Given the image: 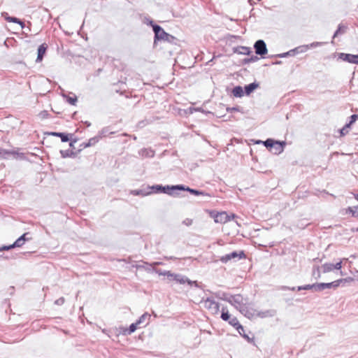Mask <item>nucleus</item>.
Segmentation results:
<instances>
[{"label":"nucleus","mask_w":358,"mask_h":358,"mask_svg":"<svg viewBox=\"0 0 358 358\" xmlns=\"http://www.w3.org/2000/svg\"><path fill=\"white\" fill-rule=\"evenodd\" d=\"M239 311L249 319L253 318L255 317L264 318L268 316H271L269 310L258 311L255 308L254 304L252 303L245 302L244 305L240 307Z\"/></svg>","instance_id":"obj_1"},{"label":"nucleus","mask_w":358,"mask_h":358,"mask_svg":"<svg viewBox=\"0 0 358 358\" xmlns=\"http://www.w3.org/2000/svg\"><path fill=\"white\" fill-rule=\"evenodd\" d=\"M210 217L214 220L215 223L225 224L231 219H234L236 215L234 213L228 214L226 211H218L215 210H206Z\"/></svg>","instance_id":"obj_2"},{"label":"nucleus","mask_w":358,"mask_h":358,"mask_svg":"<svg viewBox=\"0 0 358 358\" xmlns=\"http://www.w3.org/2000/svg\"><path fill=\"white\" fill-rule=\"evenodd\" d=\"M150 191L147 192L145 194H150L152 193H159V192H164L169 194H172L173 193V191L176 189H184V188L182 186H173L171 187H169V186L162 187L161 185H154L149 187Z\"/></svg>","instance_id":"obj_3"},{"label":"nucleus","mask_w":358,"mask_h":358,"mask_svg":"<svg viewBox=\"0 0 358 358\" xmlns=\"http://www.w3.org/2000/svg\"><path fill=\"white\" fill-rule=\"evenodd\" d=\"M245 257V254L243 250L233 251L229 254L220 257V261L222 263L226 264L229 261L236 262L237 260Z\"/></svg>","instance_id":"obj_4"},{"label":"nucleus","mask_w":358,"mask_h":358,"mask_svg":"<svg viewBox=\"0 0 358 358\" xmlns=\"http://www.w3.org/2000/svg\"><path fill=\"white\" fill-rule=\"evenodd\" d=\"M201 302L204 303V307L210 310L213 314L218 313L220 310V304L216 302L213 299L208 297L206 299H202Z\"/></svg>","instance_id":"obj_5"},{"label":"nucleus","mask_w":358,"mask_h":358,"mask_svg":"<svg viewBox=\"0 0 358 358\" xmlns=\"http://www.w3.org/2000/svg\"><path fill=\"white\" fill-rule=\"evenodd\" d=\"M155 40H167L169 39V34L166 33L164 30L159 25L153 26Z\"/></svg>","instance_id":"obj_6"},{"label":"nucleus","mask_w":358,"mask_h":358,"mask_svg":"<svg viewBox=\"0 0 358 358\" xmlns=\"http://www.w3.org/2000/svg\"><path fill=\"white\" fill-rule=\"evenodd\" d=\"M229 303L240 310V307L244 305L245 302H243V297L242 295L235 294L231 296Z\"/></svg>","instance_id":"obj_7"},{"label":"nucleus","mask_w":358,"mask_h":358,"mask_svg":"<svg viewBox=\"0 0 358 358\" xmlns=\"http://www.w3.org/2000/svg\"><path fill=\"white\" fill-rule=\"evenodd\" d=\"M264 144L267 148L270 149H271L273 147H275L276 152H281L283 150V145L281 143L278 141H275L273 139H267L264 142Z\"/></svg>","instance_id":"obj_8"},{"label":"nucleus","mask_w":358,"mask_h":358,"mask_svg":"<svg viewBox=\"0 0 358 358\" xmlns=\"http://www.w3.org/2000/svg\"><path fill=\"white\" fill-rule=\"evenodd\" d=\"M255 52L259 55H264L267 53L268 50L266 48V43L262 40H259L255 43Z\"/></svg>","instance_id":"obj_9"},{"label":"nucleus","mask_w":358,"mask_h":358,"mask_svg":"<svg viewBox=\"0 0 358 358\" xmlns=\"http://www.w3.org/2000/svg\"><path fill=\"white\" fill-rule=\"evenodd\" d=\"M319 292H321L325 289H336L339 287V282L334 280L331 282H318Z\"/></svg>","instance_id":"obj_10"},{"label":"nucleus","mask_w":358,"mask_h":358,"mask_svg":"<svg viewBox=\"0 0 358 358\" xmlns=\"http://www.w3.org/2000/svg\"><path fill=\"white\" fill-rule=\"evenodd\" d=\"M340 58L350 63L358 64V55H355L351 54L341 53L340 55Z\"/></svg>","instance_id":"obj_11"},{"label":"nucleus","mask_w":358,"mask_h":358,"mask_svg":"<svg viewBox=\"0 0 358 358\" xmlns=\"http://www.w3.org/2000/svg\"><path fill=\"white\" fill-rule=\"evenodd\" d=\"M151 315L148 313H143L137 320L136 322L139 324V327H146L150 320Z\"/></svg>","instance_id":"obj_12"},{"label":"nucleus","mask_w":358,"mask_h":358,"mask_svg":"<svg viewBox=\"0 0 358 358\" xmlns=\"http://www.w3.org/2000/svg\"><path fill=\"white\" fill-rule=\"evenodd\" d=\"M227 322H229V324L230 325H231L232 327H234V328H236V329L238 331H240V329L243 331H244V327L239 323L238 319L235 317H230V320H227Z\"/></svg>","instance_id":"obj_13"},{"label":"nucleus","mask_w":358,"mask_h":358,"mask_svg":"<svg viewBox=\"0 0 358 358\" xmlns=\"http://www.w3.org/2000/svg\"><path fill=\"white\" fill-rule=\"evenodd\" d=\"M317 286H318V282L314 283L312 285L308 284V285L298 286V287H296V291L313 289L315 292H319V288Z\"/></svg>","instance_id":"obj_14"},{"label":"nucleus","mask_w":358,"mask_h":358,"mask_svg":"<svg viewBox=\"0 0 358 358\" xmlns=\"http://www.w3.org/2000/svg\"><path fill=\"white\" fill-rule=\"evenodd\" d=\"M2 16L5 18V20L7 22L19 24L22 28L24 27V24L23 22L20 21L18 18L10 17L7 13H3Z\"/></svg>","instance_id":"obj_15"},{"label":"nucleus","mask_w":358,"mask_h":358,"mask_svg":"<svg viewBox=\"0 0 358 358\" xmlns=\"http://www.w3.org/2000/svg\"><path fill=\"white\" fill-rule=\"evenodd\" d=\"M47 45L45 43H43L41 45L38 49V56L36 59V62H40L43 60V56L45 54L47 50Z\"/></svg>","instance_id":"obj_16"},{"label":"nucleus","mask_w":358,"mask_h":358,"mask_svg":"<svg viewBox=\"0 0 358 358\" xmlns=\"http://www.w3.org/2000/svg\"><path fill=\"white\" fill-rule=\"evenodd\" d=\"M213 294L217 299H220L221 300L227 301L229 303L230 302V299H231V294H230L229 293H226V292H222V291H218V292H217L215 293H213Z\"/></svg>","instance_id":"obj_17"},{"label":"nucleus","mask_w":358,"mask_h":358,"mask_svg":"<svg viewBox=\"0 0 358 358\" xmlns=\"http://www.w3.org/2000/svg\"><path fill=\"white\" fill-rule=\"evenodd\" d=\"M170 277H171L173 280H176L177 282H178L181 285L185 283V280L186 278L185 275L172 273V275H171Z\"/></svg>","instance_id":"obj_18"},{"label":"nucleus","mask_w":358,"mask_h":358,"mask_svg":"<svg viewBox=\"0 0 358 358\" xmlns=\"http://www.w3.org/2000/svg\"><path fill=\"white\" fill-rule=\"evenodd\" d=\"M49 134L53 136L60 137L62 142H67L69 141V134L65 133L50 132Z\"/></svg>","instance_id":"obj_19"},{"label":"nucleus","mask_w":358,"mask_h":358,"mask_svg":"<svg viewBox=\"0 0 358 358\" xmlns=\"http://www.w3.org/2000/svg\"><path fill=\"white\" fill-rule=\"evenodd\" d=\"M98 141H99L98 138H96V137L92 138L89 139L87 142L83 143L80 146L83 148H86L90 147V146L95 145L98 143Z\"/></svg>","instance_id":"obj_20"},{"label":"nucleus","mask_w":358,"mask_h":358,"mask_svg":"<svg viewBox=\"0 0 358 358\" xmlns=\"http://www.w3.org/2000/svg\"><path fill=\"white\" fill-rule=\"evenodd\" d=\"M152 265L147 263L143 262V264H136L134 265L133 267L136 268L137 269H145V271L150 272L152 271V268H151Z\"/></svg>","instance_id":"obj_21"},{"label":"nucleus","mask_w":358,"mask_h":358,"mask_svg":"<svg viewBox=\"0 0 358 358\" xmlns=\"http://www.w3.org/2000/svg\"><path fill=\"white\" fill-rule=\"evenodd\" d=\"M232 94L236 97H241L244 94L243 90L241 86H236L232 90Z\"/></svg>","instance_id":"obj_22"},{"label":"nucleus","mask_w":358,"mask_h":358,"mask_svg":"<svg viewBox=\"0 0 358 358\" xmlns=\"http://www.w3.org/2000/svg\"><path fill=\"white\" fill-rule=\"evenodd\" d=\"M345 213H350L354 217H358V205L353 207H349L345 209Z\"/></svg>","instance_id":"obj_23"},{"label":"nucleus","mask_w":358,"mask_h":358,"mask_svg":"<svg viewBox=\"0 0 358 358\" xmlns=\"http://www.w3.org/2000/svg\"><path fill=\"white\" fill-rule=\"evenodd\" d=\"M220 317L225 322L230 320L231 315L227 307H222Z\"/></svg>","instance_id":"obj_24"},{"label":"nucleus","mask_w":358,"mask_h":358,"mask_svg":"<svg viewBox=\"0 0 358 358\" xmlns=\"http://www.w3.org/2000/svg\"><path fill=\"white\" fill-rule=\"evenodd\" d=\"M257 87H258V85L256 83H251L248 85H246L245 87V94L247 95L250 94L255 89L257 88Z\"/></svg>","instance_id":"obj_25"},{"label":"nucleus","mask_w":358,"mask_h":358,"mask_svg":"<svg viewBox=\"0 0 358 358\" xmlns=\"http://www.w3.org/2000/svg\"><path fill=\"white\" fill-rule=\"evenodd\" d=\"M322 271L324 273L331 272L334 269V264H331V263H325L322 265Z\"/></svg>","instance_id":"obj_26"},{"label":"nucleus","mask_w":358,"mask_h":358,"mask_svg":"<svg viewBox=\"0 0 358 358\" xmlns=\"http://www.w3.org/2000/svg\"><path fill=\"white\" fill-rule=\"evenodd\" d=\"M237 52L241 55H248L250 53V48L245 47V46H240L237 48Z\"/></svg>","instance_id":"obj_27"},{"label":"nucleus","mask_w":358,"mask_h":358,"mask_svg":"<svg viewBox=\"0 0 358 358\" xmlns=\"http://www.w3.org/2000/svg\"><path fill=\"white\" fill-rule=\"evenodd\" d=\"M312 275L316 280L319 279L321 277V273H320V266H313Z\"/></svg>","instance_id":"obj_28"},{"label":"nucleus","mask_w":358,"mask_h":358,"mask_svg":"<svg viewBox=\"0 0 358 358\" xmlns=\"http://www.w3.org/2000/svg\"><path fill=\"white\" fill-rule=\"evenodd\" d=\"M138 327H139V324L136 322L131 323L129 325V327L127 328V329L125 331V332H127V334H131L137 329Z\"/></svg>","instance_id":"obj_29"},{"label":"nucleus","mask_w":358,"mask_h":358,"mask_svg":"<svg viewBox=\"0 0 358 358\" xmlns=\"http://www.w3.org/2000/svg\"><path fill=\"white\" fill-rule=\"evenodd\" d=\"M350 128L351 127L350 126V124H346L342 129L339 130L340 136L342 137L348 134L350 131Z\"/></svg>","instance_id":"obj_30"},{"label":"nucleus","mask_w":358,"mask_h":358,"mask_svg":"<svg viewBox=\"0 0 358 358\" xmlns=\"http://www.w3.org/2000/svg\"><path fill=\"white\" fill-rule=\"evenodd\" d=\"M152 271L158 273L159 275H166L167 277L172 275V273L169 271H162L155 268H152Z\"/></svg>","instance_id":"obj_31"},{"label":"nucleus","mask_w":358,"mask_h":358,"mask_svg":"<svg viewBox=\"0 0 358 358\" xmlns=\"http://www.w3.org/2000/svg\"><path fill=\"white\" fill-rule=\"evenodd\" d=\"M25 241L22 239V238L19 237L13 243V247L15 248H20L22 247Z\"/></svg>","instance_id":"obj_32"},{"label":"nucleus","mask_w":358,"mask_h":358,"mask_svg":"<svg viewBox=\"0 0 358 358\" xmlns=\"http://www.w3.org/2000/svg\"><path fill=\"white\" fill-rule=\"evenodd\" d=\"M239 334L244 338L245 340H247L249 343H253L254 342V338H250L247 334H245V331H243L240 329V331H238Z\"/></svg>","instance_id":"obj_33"},{"label":"nucleus","mask_w":358,"mask_h":358,"mask_svg":"<svg viewBox=\"0 0 358 358\" xmlns=\"http://www.w3.org/2000/svg\"><path fill=\"white\" fill-rule=\"evenodd\" d=\"M185 280V283H187L190 286H194V287H196L197 288L200 287V285H199L198 282L196 281V280L195 281L191 280L187 277H186Z\"/></svg>","instance_id":"obj_34"},{"label":"nucleus","mask_w":358,"mask_h":358,"mask_svg":"<svg viewBox=\"0 0 358 358\" xmlns=\"http://www.w3.org/2000/svg\"><path fill=\"white\" fill-rule=\"evenodd\" d=\"M0 155L2 158H5L6 155H14L15 152L13 151L7 150H1L0 149Z\"/></svg>","instance_id":"obj_35"},{"label":"nucleus","mask_w":358,"mask_h":358,"mask_svg":"<svg viewBox=\"0 0 358 358\" xmlns=\"http://www.w3.org/2000/svg\"><path fill=\"white\" fill-rule=\"evenodd\" d=\"M338 282H339V286L342 284V283H346V282H352L355 280V279L352 277H348V278H341V279H338L337 280Z\"/></svg>","instance_id":"obj_36"},{"label":"nucleus","mask_w":358,"mask_h":358,"mask_svg":"<svg viewBox=\"0 0 358 358\" xmlns=\"http://www.w3.org/2000/svg\"><path fill=\"white\" fill-rule=\"evenodd\" d=\"M346 27L344 26H339L337 31L334 35V37H336L339 34H343L345 31Z\"/></svg>","instance_id":"obj_37"},{"label":"nucleus","mask_w":358,"mask_h":358,"mask_svg":"<svg viewBox=\"0 0 358 358\" xmlns=\"http://www.w3.org/2000/svg\"><path fill=\"white\" fill-rule=\"evenodd\" d=\"M278 289L279 290H291V291H295L296 290V287H288V286H280Z\"/></svg>","instance_id":"obj_38"},{"label":"nucleus","mask_w":358,"mask_h":358,"mask_svg":"<svg viewBox=\"0 0 358 358\" xmlns=\"http://www.w3.org/2000/svg\"><path fill=\"white\" fill-rule=\"evenodd\" d=\"M13 248H14L13 244L8 245H3L2 247H0V251L9 250H11Z\"/></svg>","instance_id":"obj_39"},{"label":"nucleus","mask_w":358,"mask_h":358,"mask_svg":"<svg viewBox=\"0 0 358 358\" xmlns=\"http://www.w3.org/2000/svg\"><path fill=\"white\" fill-rule=\"evenodd\" d=\"M358 119V115H352L350 117V121L348 124L351 127V125Z\"/></svg>","instance_id":"obj_40"},{"label":"nucleus","mask_w":358,"mask_h":358,"mask_svg":"<svg viewBox=\"0 0 358 358\" xmlns=\"http://www.w3.org/2000/svg\"><path fill=\"white\" fill-rule=\"evenodd\" d=\"M64 301H65L64 298L60 297L55 301V304H56L57 306H62V304H64Z\"/></svg>","instance_id":"obj_41"},{"label":"nucleus","mask_w":358,"mask_h":358,"mask_svg":"<svg viewBox=\"0 0 358 358\" xmlns=\"http://www.w3.org/2000/svg\"><path fill=\"white\" fill-rule=\"evenodd\" d=\"M29 233L26 232L21 235L20 237L22 238V239L25 241H29L31 238L29 236Z\"/></svg>","instance_id":"obj_42"},{"label":"nucleus","mask_w":358,"mask_h":358,"mask_svg":"<svg viewBox=\"0 0 358 358\" xmlns=\"http://www.w3.org/2000/svg\"><path fill=\"white\" fill-rule=\"evenodd\" d=\"M192 222L193 220L192 219L186 218L185 220H183L182 224L186 226H190L192 225Z\"/></svg>","instance_id":"obj_43"},{"label":"nucleus","mask_w":358,"mask_h":358,"mask_svg":"<svg viewBox=\"0 0 358 358\" xmlns=\"http://www.w3.org/2000/svg\"><path fill=\"white\" fill-rule=\"evenodd\" d=\"M342 268V261L337 262L336 264H334V268L336 270H341Z\"/></svg>","instance_id":"obj_44"},{"label":"nucleus","mask_w":358,"mask_h":358,"mask_svg":"<svg viewBox=\"0 0 358 358\" xmlns=\"http://www.w3.org/2000/svg\"><path fill=\"white\" fill-rule=\"evenodd\" d=\"M69 103H70L71 104H72V105H75V104H76V101H77V99H76V98H71V97H70V98L69 99Z\"/></svg>","instance_id":"obj_45"},{"label":"nucleus","mask_w":358,"mask_h":358,"mask_svg":"<svg viewBox=\"0 0 358 358\" xmlns=\"http://www.w3.org/2000/svg\"><path fill=\"white\" fill-rule=\"evenodd\" d=\"M121 331H120V333L124 336L126 335H130L129 334H127V332H125V331L127 329V328H124V327H121L120 328Z\"/></svg>","instance_id":"obj_46"},{"label":"nucleus","mask_w":358,"mask_h":358,"mask_svg":"<svg viewBox=\"0 0 358 358\" xmlns=\"http://www.w3.org/2000/svg\"><path fill=\"white\" fill-rule=\"evenodd\" d=\"M187 190L190 192L192 194H196V195H198V194H200V192H199L198 191H196V190H194V189H189V188H187Z\"/></svg>","instance_id":"obj_47"},{"label":"nucleus","mask_w":358,"mask_h":358,"mask_svg":"<svg viewBox=\"0 0 358 358\" xmlns=\"http://www.w3.org/2000/svg\"><path fill=\"white\" fill-rule=\"evenodd\" d=\"M177 258L173 256L167 257V259H176Z\"/></svg>","instance_id":"obj_48"},{"label":"nucleus","mask_w":358,"mask_h":358,"mask_svg":"<svg viewBox=\"0 0 358 358\" xmlns=\"http://www.w3.org/2000/svg\"><path fill=\"white\" fill-rule=\"evenodd\" d=\"M162 263L160 262H154L153 263V265H159V264H162Z\"/></svg>","instance_id":"obj_49"},{"label":"nucleus","mask_w":358,"mask_h":358,"mask_svg":"<svg viewBox=\"0 0 358 358\" xmlns=\"http://www.w3.org/2000/svg\"><path fill=\"white\" fill-rule=\"evenodd\" d=\"M301 48L304 49V50H301V52H303V51H305L308 49V46H306V47H302Z\"/></svg>","instance_id":"obj_50"},{"label":"nucleus","mask_w":358,"mask_h":358,"mask_svg":"<svg viewBox=\"0 0 358 358\" xmlns=\"http://www.w3.org/2000/svg\"><path fill=\"white\" fill-rule=\"evenodd\" d=\"M355 199L358 200V194L355 196Z\"/></svg>","instance_id":"obj_51"},{"label":"nucleus","mask_w":358,"mask_h":358,"mask_svg":"<svg viewBox=\"0 0 358 358\" xmlns=\"http://www.w3.org/2000/svg\"><path fill=\"white\" fill-rule=\"evenodd\" d=\"M236 223L237 225L240 226L239 223H238L237 221L236 222Z\"/></svg>","instance_id":"obj_52"},{"label":"nucleus","mask_w":358,"mask_h":358,"mask_svg":"<svg viewBox=\"0 0 358 358\" xmlns=\"http://www.w3.org/2000/svg\"><path fill=\"white\" fill-rule=\"evenodd\" d=\"M357 358H358V357H357Z\"/></svg>","instance_id":"obj_53"}]
</instances>
